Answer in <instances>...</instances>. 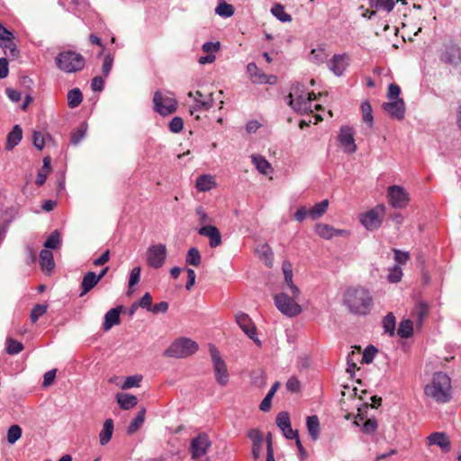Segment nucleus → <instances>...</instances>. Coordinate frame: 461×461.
Returning a JSON list of instances; mask_svg holds the SVG:
<instances>
[{
    "label": "nucleus",
    "instance_id": "f257e3e1",
    "mask_svg": "<svg viewBox=\"0 0 461 461\" xmlns=\"http://www.w3.org/2000/svg\"><path fill=\"white\" fill-rule=\"evenodd\" d=\"M343 303L350 313L366 316L371 312L374 300L369 290L362 286H357L346 290Z\"/></svg>",
    "mask_w": 461,
    "mask_h": 461
},
{
    "label": "nucleus",
    "instance_id": "f03ea898",
    "mask_svg": "<svg viewBox=\"0 0 461 461\" xmlns=\"http://www.w3.org/2000/svg\"><path fill=\"white\" fill-rule=\"evenodd\" d=\"M425 394L437 402H447L451 399V381L447 375L443 372H437L432 377L430 384L424 389Z\"/></svg>",
    "mask_w": 461,
    "mask_h": 461
},
{
    "label": "nucleus",
    "instance_id": "7ed1b4c3",
    "mask_svg": "<svg viewBox=\"0 0 461 461\" xmlns=\"http://www.w3.org/2000/svg\"><path fill=\"white\" fill-rule=\"evenodd\" d=\"M57 67L66 73H75L85 67L84 57L75 51L67 50L60 52L56 57Z\"/></svg>",
    "mask_w": 461,
    "mask_h": 461
},
{
    "label": "nucleus",
    "instance_id": "20e7f679",
    "mask_svg": "<svg viewBox=\"0 0 461 461\" xmlns=\"http://www.w3.org/2000/svg\"><path fill=\"white\" fill-rule=\"evenodd\" d=\"M198 349V344L187 338H181L174 341L164 352L166 357L184 358L187 357Z\"/></svg>",
    "mask_w": 461,
    "mask_h": 461
},
{
    "label": "nucleus",
    "instance_id": "39448f33",
    "mask_svg": "<svg viewBox=\"0 0 461 461\" xmlns=\"http://www.w3.org/2000/svg\"><path fill=\"white\" fill-rule=\"evenodd\" d=\"M297 299L294 295L291 297L284 292L276 294L274 297L276 308L287 317H295L302 312V307L296 302Z\"/></svg>",
    "mask_w": 461,
    "mask_h": 461
},
{
    "label": "nucleus",
    "instance_id": "423d86ee",
    "mask_svg": "<svg viewBox=\"0 0 461 461\" xmlns=\"http://www.w3.org/2000/svg\"><path fill=\"white\" fill-rule=\"evenodd\" d=\"M154 110L166 116L176 112L177 101L171 94L156 91L153 95Z\"/></svg>",
    "mask_w": 461,
    "mask_h": 461
},
{
    "label": "nucleus",
    "instance_id": "0eeeda50",
    "mask_svg": "<svg viewBox=\"0 0 461 461\" xmlns=\"http://www.w3.org/2000/svg\"><path fill=\"white\" fill-rule=\"evenodd\" d=\"M210 354L213 365L215 379L220 385L225 386L229 382L227 365L222 359L219 350L212 345L210 346Z\"/></svg>",
    "mask_w": 461,
    "mask_h": 461
},
{
    "label": "nucleus",
    "instance_id": "6e6552de",
    "mask_svg": "<svg viewBox=\"0 0 461 461\" xmlns=\"http://www.w3.org/2000/svg\"><path fill=\"white\" fill-rule=\"evenodd\" d=\"M384 213L385 206L382 203L377 204L360 216V222L369 230H376L381 226Z\"/></svg>",
    "mask_w": 461,
    "mask_h": 461
},
{
    "label": "nucleus",
    "instance_id": "1a4fd4ad",
    "mask_svg": "<svg viewBox=\"0 0 461 461\" xmlns=\"http://www.w3.org/2000/svg\"><path fill=\"white\" fill-rule=\"evenodd\" d=\"M387 198L390 205L396 209L407 207L410 196L407 191L401 185H391L387 189Z\"/></svg>",
    "mask_w": 461,
    "mask_h": 461
},
{
    "label": "nucleus",
    "instance_id": "9d476101",
    "mask_svg": "<svg viewBox=\"0 0 461 461\" xmlns=\"http://www.w3.org/2000/svg\"><path fill=\"white\" fill-rule=\"evenodd\" d=\"M167 258V248L164 244H155L148 248L146 252V260L149 267L160 268Z\"/></svg>",
    "mask_w": 461,
    "mask_h": 461
},
{
    "label": "nucleus",
    "instance_id": "9b49d317",
    "mask_svg": "<svg viewBox=\"0 0 461 461\" xmlns=\"http://www.w3.org/2000/svg\"><path fill=\"white\" fill-rule=\"evenodd\" d=\"M294 94L290 93L288 95L289 105L297 113H307L312 112V102L316 99L314 93H308L305 95H299L294 97Z\"/></svg>",
    "mask_w": 461,
    "mask_h": 461
},
{
    "label": "nucleus",
    "instance_id": "f8f14e48",
    "mask_svg": "<svg viewBox=\"0 0 461 461\" xmlns=\"http://www.w3.org/2000/svg\"><path fill=\"white\" fill-rule=\"evenodd\" d=\"M212 441L206 433H199L190 442V453L193 459H199L206 455Z\"/></svg>",
    "mask_w": 461,
    "mask_h": 461
},
{
    "label": "nucleus",
    "instance_id": "ddd939ff",
    "mask_svg": "<svg viewBox=\"0 0 461 461\" xmlns=\"http://www.w3.org/2000/svg\"><path fill=\"white\" fill-rule=\"evenodd\" d=\"M235 321L242 331L252 339L257 346L261 347V341L258 337L257 328L251 318L245 312H239Z\"/></svg>",
    "mask_w": 461,
    "mask_h": 461
},
{
    "label": "nucleus",
    "instance_id": "4468645a",
    "mask_svg": "<svg viewBox=\"0 0 461 461\" xmlns=\"http://www.w3.org/2000/svg\"><path fill=\"white\" fill-rule=\"evenodd\" d=\"M188 97L193 99L194 104L190 107V113L194 114L198 111H208L213 105L212 94H210L206 99H203V95L200 91L189 92Z\"/></svg>",
    "mask_w": 461,
    "mask_h": 461
},
{
    "label": "nucleus",
    "instance_id": "2eb2a0df",
    "mask_svg": "<svg viewBox=\"0 0 461 461\" xmlns=\"http://www.w3.org/2000/svg\"><path fill=\"white\" fill-rule=\"evenodd\" d=\"M340 146L344 152L352 154L357 150L353 129L349 126H342L338 136Z\"/></svg>",
    "mask_w": 461,
    "mask_h": 461
},
{
    "label": "nucleus",
    "instance_id": "dca6fc26",
    "mask_svg": "<svg viewBox=\"0 0 461 461\" xmlns=\"http://www.w3.org/2000/svg\"><path fill=\"white\" fill-rule=\"evenodd\" d=\"M247 72L249 73L251 80L255 84H270L273 85L276 82V76H267L258 66L251 62L247 66Z\"/></svg>",
    "mask_w": 461,
    "mask_h": 461
},
{
    "label": "nucleus",
    "instance_id": "f3484780",
    "mask_svg": "<svg viewBox=\"0 0 461 461\" xmlns=\"http://www.w3.org/2000/svg\"><path fill=\"white\" fill-rule=\"evenodd\" d=\"M315 232L319 237L324 240H331L337 236L347 237L349 235V232L346 230L335 229L331 225L321 222L315 225Z\"/></svg>",
    "mask_w": 461,
    "mask_h": 461
},
{
    "label": "nucleus",
    "instance_id": "a211bd4d",
    "mask_svg": "<svg viewBox=\"0 0 461 461\" xmlns=\"http://www.w3.org/2000/svg\"><path fill=\"white\" fill-rule=\"evenodd\" d=\"M349 64L347 54H335L328 62L329 69L337 77L343 75Z\"/></svg>",
    "mask_w": 461,
    "mask_h": 461
},
{
    "label": "nucleus",
    "instance_id": "6ab92c4d",
    "mask_svg": "<svg viewBox=\"0 0 461 461\" xmlns=\"http://www.w3.org/2000/svg\"><path fill=\"white\" fill-rule=\"evenodd\" d=\"M276 422L287 439L297 438L298 431L292 429L289 413L281 411L277 414Z\"/></svg>",
    "mask_w": 461,
    "mask_h": 461
},
{
    "label": "nucleus",
    "instance_id": "aec40b11",
    "mask_svg": "<svg viewBox=\"0 0 461 461\" xmlns=\"http://www.w3.org/2000/svg\"><path fill=\"white\" fill-rule=\"evenodd\" d=\"M384 110L393 118L402 120L405 115V104L402 99L390 101L383 104Z\"/></svg>",
    "mask_w": 461,
    "mask_h": 461
},
{
    "label": "nucleus",
    "instance_id": "412c9836",
    "mask_svg": "<svg viewBox=\"0 0 461 461\" xmlns=\"http://www.w3.org/2000/svg\"><path fill=\"white\" fill-rule=\"evenodd\" d=\"M198 234L210 240V247L216 248L221 244V235L217 227L207 224L198 230Z\"/></svg>",
    "mask_w": 461,
    "mask_h": 461
},
{
    "label": "nucleus",
    "instance_id": "4be33fe9",
    "mask_svg": "<svg viewBox=\"0 0 461 461\" xmlns=\"http://www.w3.org/2000/svg\"><path fill=\"white\" fill-rule=\"evenodd\" d=\"M427 442L429 446H438L445 453L448 452L451 447V442L444 432H434L430 434L427 438Z\"/></svg>",
    "mask_w": 461,
    "mask_h": 461
},
{
    "label": "nucleus",
    "instance_id": "5701e85b",
    "mask_svg": "<svg viewBox=\"0 0 461 461\" xmlns=\"http://www.w3.org/2000/svg\"><path fill=\"white\" fill-rule=\"evenodd\" d=\"M442 59L449 64L456 65L461 62V49L456 45L451 44L446 48V51Z\"/></svg>",
    "mask_w": 461,
    "mask_h": 461
},
{
    "label": "nucleus",
    "instance_id": "b1692460",
    "mask_svg": "<svg viewBox=\"0 0 461 461\" xmlns=\"http://www.w3.org/2000/svg\"><path fill=\"white\" fill-rule=\"evenodd\" d=\"M122 307H116L109 310L104 315V321L103 329L107 331L112 329L113 326L120 323V312Z\"/></svg>",
    "mask_w": 461,
    "mask_h": 461
},
{
    "label": "nucleus",
    "instance_id": "393cba45",
    "mask_svg": "<svg viewBox=\"0 0 461 461\" xmlns=\"http://www.w3.org/2000/svg\"><path fill=\"white\" fill-rule=\"evenodd\" d=\"M113 420L112 419L105 420L99 433V443L101 446H105L109 443L113 437Z\"/></svg>",
    "mask_w": 461,
    "mask_h": 461
},
{
    "label": "nucleus",
    "instance_id": "a878e982",
    "mask_svg": "<svg viewBox=\"0 0 461 461\" xmlns=\"http://www.w3.org/2000/svg\"><path fill=\"white\" fill-rule=\"evenodd\" d=\"M40 265L42 271L46 273H50L54 267V258L53 254L49 249H42L40 253Z\"/></svg>",
    "mask_w": 461,
    "mask_h": 461
},
{
    "label": "nucleus",
    "instance_id": "bb28decb",
    "mask_svg": "<svg viewBox=\"0 0 461 461\" xmlns=\"http://www.w3.org/2000/svg\"><path fill=\"white\" fill-rule=\"evenodd\" d=\"M99 279L95 272H87L81 282V294L80 296L87 294L91 289H93L98 283Z\"/></svg>",
    "mask_w": 461,
    "mask_h": 461
},
{
    "label": "nucleus",
    "instance_id": "cd10ccee",
    "mask_svg": "<svg viewBox=\"0 0 461 461\" xmlns=\"http://www.w3.org/2000/svg\"><path fill=\"white\" fill-rule=\"evenodd\" d=\"M256 254L258 255L259 259L264 261V263L267 267H271L272 266L273 252H272V249H271V248L269 247V245L267 243H260V244H258L257 249H256Z\"/></svg>",
    "mask_w": 461,
    "mask_h": 461
},
{
    "label": "nucleus",
    "instance_id": "c85d7f7f",
    "mask_svg": "<svg viewBox=\"0 0 461 461\" xmlns=\"http://www.w3.org/2000/svg\"><path fill=\"white\" fill-rule=\"evenodd\" d=\"M306 426L311 438L314 441L317 440L321 432L319 418L316 415L308 416L306 419Z\"/></svg>",
    "mask_w": 461,
    "mask_h": 461
},
{
    "label": "nucleus",
    "instance_id": "c756f323",
    "mask_svg": "<svg viewBox=\"0 0 461 461\" xmlns=\"http://www.w3.org/2000/svg\"><path fill=\"white\" fill-rule=\"evenodd\" d=\"M195 186L200 192H206L215 187L216 183L212 176L202 175L196 179Z\"/></svg>",
    "mask_w": 461,
    "mask_h": 461
},
{
    "label": "nucleus",
    "instance_id": "7c9ffc66",
    "mask_svg": "<svg viewBox=\"0 0 461 461\" xmlns=\"http://www.w3.org/2000/svg\"><path fill=\"white\" fill-rule=\"evenodd\" d=\"M116 400L120 407L124 410L134 407L138 402L137 397L129 393H117Z\"/></svg>",
    "mask_w": 461,
    "mask_h": 461
},
{
    "label": "nucleus",
    "instance_id": "2f4dec72",
    "mask_svg": "<svg viewBox=\"0 0 461 461\" xmlns=\"http://www.w3.org/2000/svg\"><path fill=\"white\" fill-rule=\"evenodd\" d=\"M22 129L19 125H15L12 131L7 135L5 148L8 150L13 149L22 140Z\"/></svg>",
    "mask_w": 461,
    "mask_h": 461
},
{
    "label": "nucleus",
    "instance_id": "473e14b6",
    "mask_svg": "<svg viewBox=\"0 0 461 461\" xmlns=\"http://www.w3.org/2000/svg\"><path fill=\"white\" fill-rule=\"evenodd\" d=\"M328 58V54L326 53V50L322 47H318L316 49H312L308 55V59L312 63L315 65H321L323 64Z\"/></svg>",
    "mask_w": 461,
    "mask_h": 461
},
{
    "label": "nucleus",
    "instance_id": "72a5a7b5",
    "mask_svg": "<svg viewBox=\"0 0 461 461\" xmlns=\"http://www.w3.org/2000/svg\"><path fill=\"white\" fill-rule=\"evenodd\" d=\"M251 159L259 173L267 175L271 171L270 163L260 155H252Z\"/></svg>",
    "mask_w": 461,
    "mask_h": 461
},
{
    "label": "nucleus",
    "instance_id": "f704fd0d",
    "mask_svg": "<svg viewBox=\"0 0 461 461\" xmlns=\"http://www.w3.org/2000/svg\"><path fill=\"white\" fill-rule=\"evenodd\" d=\"M329 206V201L328 200H322L320 203H317L313 207L309 209V217L312 220H318L320 219L327 211Z\"/></svg>",
    "mask_w": 461,
    "mask_h": 461
},
{
    "label": "nucleus",
    "instance_id": "c9c22d12",
    "mask_svg": "<svg viewBox=\"0 0 461 461\" xmlns=\"http://www.w3.org/2000/svg\"><path fill=\"white\" fill-rule=\"evenodd\" d=\"M396 320L392 312L387 313L383 320V328L384 333L389 334L393 337L395 332Z\"/></svg>",
    "mask_w": 461,
    "mask_h": 461
},
{
    "label": "nucleus",
    "instance_id": "e433bc0d",
    "mask_svg": "<svg viewBox=\"0 0 461 461\" xmlns=\"http://www.w3.org/2000/svg\"><path fill=\"white\" fill-rule=\"evenodd\" d=\"M214 11L216 14L223 18H229L234 14V7L224 1L219 2Z\"/></svg>",
    "mask_w": 461,
    "mask_h": 461
},
{
    "label": "nucleus",
    "instance_id": "4c0bfd02",
    "mask_svg": "<svg viewBox=\"0 0 461 461\" xmlns=\"http://www.w3.org/2000/svg\"><path fill=\"white\" fill-rule=\"evenodd\" d=\"M413 327L410 320H403L400 322L397 334L402 339L410 338L412 335Z\"/></svg>",
    "mask_w": 461,
    "mask_h": 461
},
{
    "label": "nucleus",
    "instance_id": "58836bf2",
    "mask_svg": "<svg viewBox=\"0 0 461 461\" xmlns=\"http://www.w3.org/2000/svg\"><path fill=\"white\" fill-rule=\"evenodd\" d=\"M67 97L68 104L70 108L77 107L83 100L82 93L78 88H74L68 91Z\"/></svg>",
    "mask_w": 461,
    "mask_h": 461
},
{
    "label": "nucleus",
    "instance_id": "ea45409f",
    "mask_svg": "<svg viewBox=\"0 0 461 461\" xmlns=\"http://www.w3.org/2000/svg\"><path fill=\"white\" fill-rule=\"evenodd\" d=\"M271 13L276 19L283 23H288L292 21V16L285 11V8L282 5H275L271 8Z\"/></svg>",
    "mask_w": 461,
    "mask_h": 461
},
{
    "label": "nucleus",
    "instance_id": "a19ab883",
    "mask_svg": "<svg viewBox=\"0 0 461 461\" xmlns=\"http://www.w3.org/2000/svg\"><path fill=\"white\" fill-rule=\"evenodd\" d=\"M145 419V410H140L136 417L133 419V420L131 422L127 429L128 434H133L135 433L140 426L143 424Z\"/></svg>",
    "mask_w": 461,
    "mask_h": 461
},
{
    "label": "nucleus",
    "instance_id": "79ce46f5",
    "mask_svg": "<svg viewBox=\"0 0 461 461\" xmlns=\"http://www.w3.org/2000/svg\"><path fill=\"white\" fill-rule=\"evenodd\" d=\"M87 131V125L85 122H82L72 133L71 135V143L73 145H77L85 137Z\"/></svg>",
    "mask_w": 461,
    "mask_h": 461
},
{
    "label": "nucleus",
    "instance_id": "37998d69",
    "mask_svg": "<svg viewBox=\"0 0 461 461\" xmlns=\"http://www.w3.org/2000/svg\"><path fill=\"white\" fill-rule=\"evenodd\" d=\"M278 387V383H276L271 388L270 390L268 391V393H267V395L265 396V398L262 400L260 405H259V408L261 411H269L270 407H271V401H272V398L274 396V394L276 393V389Z\"/></svg>",
    "mask_w": 461,
    "mask_h": 461
},
{
    "label": "nucleus",
    "instance_id": "c03bdc74",
    "mask_svg": "<svg viewBox=\"0 0 461 461\" xmlns=\"http://www.w3.org/2000/svg\"><path fill=\"white\" fill-rule=\"evenodd\" d=\"M23 349V346L21 342L8 338L6 339V352L10 355H16Z\"/></svg>",
    "mask_w": 461,
    "mask_h": 461
},
{
    "label": "nucleus",
    "instance_id": "a18cd8bd",
    "mask_svg": "<svg viewBox=\"0 0 461 461\" xmlns=\"http://www.w3.org/2000/svg\"><path fill=\"white\" fill-rule=\"evenodd\" d=\"M0 47L4 49L6 54L9 52V55L13 58H15L19 55V50H17L15 44L13 42V38L1 41Z\"/></svg>",
    "mask_w": 461,
    "mask_h": 461
},
{
    "label": "nucleus",
    "instance_id": "49530a36",
    "mask_svg": "<svg viewBox=\"0 0 461 461\" xmlns=\"http://www.w3.org/2000/svg\"><path fill=\"white\" fill-rule=\"evenodd\" d=\"M22 437V429L19 425H12L7 431V441L14 444Z\"/></svg>",
    "mask_w": 461,
    "mask_h": 461
},
{
    "label": "nucleus",
    "instance_id": "de8ad7c7",
    "mask_svg": "<svg viewBox=\"0 0 461 461\" xmlns=\"http://www.w3.org/2000/svg\"><path fill=\"white\" fill-rule=\"evenodd\" d=\"M60 244V237L58 230H54L51 232V234L48 237L46 241L44 242V247L47 249H55L59 247Z\"/></svg>",
    "mask_w": 461,
    "mask_h": 461
},
{
    "label": "nucleus",
    "instance_id": "09e8293b",
    "mask_svg": "<svg viewBox=\"0 0 461 461\" xmlns=\"http://www.w3.org/2000/svg\"><path fill=\"white\" fill-rule=\"evenodd\" d=\"M186 263L194 267H198L201 263V254L196 248H191L186 256Z\"/></svg>",
    "mask_w": 461,
    "mask_h": 461
},
{
    "label": "nucleus",
    "instance_id": "8fccbe9b",
    "mask_svg": "<svg viewBox=\"0 0 461 461\" xmlns=\"http://www.w3.org/2000/svg\"><path fill=\"white\" fill-rule=\"evenodd\" d=\"M428 314V307L424 303L418 304L412 312V317L416 320L419 325L421 324L424 317Z\"/></svg>",
    "mask_w": 461,
    "mask_h": 461
},
{
    "label": "nucleus",
    "instance_id": "3c124183",
    "mask_svg": "<svg viewBox=\"0 0 461 461\" xmlns=\"http://www.w3.org/2000/svg\"><path fill=\"white\" fill-rule=\"evenodd\" d=\"M47 310H48L47 304L34 305V307L32 308V310L31 312V315H30L31 321L33 323H35L41 316H42L43 314L46 313Z\"/></svg>",
    "mask_w": 461,
    "mask_h": 461
},
{
    "label": "nucleus",
    "instance_id": "603ef678",
    "mask_svg": "<svg viewBox=\"0 0 461 461\" xmlns=\"http://www.w3.org/2000/svg\"><path fill=\"white\" fill-rule=\"evenodd\" d=\"M361 111H362V117L363 121L366 123H369L372 125L373 123V113H372V107L368 102H365L361 105Z\"/></svg>",
    "mask_w": 461,
    "mask_h": 461
},
{
    "label": "nucleus",
    "instance_id": "864d4df0",
    "mask_svg": "<svg viewBox=\"0 0 461 461\" xmlns=\"http://www.w3.org/2000/svg\"><path fill=\"white\" fill-rule=\"evenodd\" d=\"M195 215L197 217L198 222L203 226L210 224L212 221L211 217L208 215V213L202 206H198L195 209Z\"/></svg>",
    "mask_w": 461,
    "mask_h": 461
},
{
    "label": "nucleus",
    "instance_id": "5fc2aeb1",
    "mask_svg": "<svg viewBox=\"0 0 461 461\" xmlns=\"http://www.w3.org/2000/svg\"><path fill=\"white\" fill-rule=\"evenodd\" d=\"M113 65V56L112 54H107L104 58L103 65H102V73L104 77H107L112 70Z\"/></svg>",
    "mask_w": 461,
    "mask_h": 461
},
{
    "label": "nucleus",
    "instance_id": "6e6d98bb",
    "mask_svg": "<svg viewBox=\"0 0 461 461\" xmlns=\"http://www.w3.org/2000/svg\"><path fill=\"white\" fill-rule=\"evenodd\" d=\"M402 276V268L399 266H394L389 269L387 279L390 283H398Z\"/></svg>",
    "mask_w": 461,
    "mask_h": 461
},
{
    "label": "nucleus",
    "instance_id": "4d7b16f0",
    "mask_svg": "<svg viewBox=\"0 0 461 461\" xmlns=\"http://www.w3.org/2000/svg\"><path fill=\"white\" fill-rule=\"evenodd\" d=\"M141 380H142V376L140 375L128 376L122 384V389L138 387V386H140V383Z\"/></svg>",
    "mask_w": 461,
    "mask_h": 461
},
{
    "label": "nucleus",
    "instance_id": "13d9d810",
    "mask_svg": "<svg viewBox=\"0 0 461 461\" xmlns=\"http://www.w3.org/2000/svg\"><path fill=\"white\" fill-rule=\"evenodd\" d=\"M377 350L375 347L370 346L367 347L362 355V361L366 364H369L374 360L375 355L376 354Z\"/></svg>",
    "mask_w": 461,
    "mask_h": 461
},
{
    "label": "nucleus",
    "instance_id": "bf43d9fd",
    "mask_svg": "<svg viewBox=\"0 0 461 461\" xmlns=\"http://www.w3.org/2000/svg\"><path fill=\"white\" fill-rule=\"evenodd\" d=\"M140 267H135L131 269L129 278V287H132L140 282Z\"/></svg>",
    "mask_w": 461,
    "mask_h": 461
},
{
    "label": "nucleus",
    "instance_id": "052dcab7",
    "mask_svg": "<svg viewBox=\"0 0 461 461\" xmlns=\"http://www.w3.org/2000/svg\"><path fill=\"white\" fill-rule=\"evenodd\" d=\"M285 276V283L290 289L292 295H294L295 298H298L300 295V290L293 282V274L289 275V276Z\"/></svg>",
    "mask_w": 461,
    "mask_h": 461
},
{
    "label": "nucleus",
    "instance_id": "680f3d73",
    "mask_svg": "<svg viewBox=\"0 0 461 461\" xmlns=\"http://www.w3.org/2000/svg\"><path fill=\"white\" fill-rule=\"evenodd\" d=\"M184 122L182 118L174 117L169 122V130L174 133H178L183 130Z\"/></svg>",
    "mask_w": 461,
    "mask_h": 461
},
{
    "label": "nucleus",
    "instance_id": "e2e57ef3",
    "mask_svg": "<svg viewBox=\"0 0 461 461\" xmlns=\"http://www.w3.org/2000/svg\"><path fill=\"white\" fill-rule=\"evenodd\" d=\"M249 438L252 441V444L263 443V434L257 429H252L248 432Z\"/></svg>",
    "mask_w": 461,
    "mask_h": 461
},
{
    "label": "nucleus",
    "instance_id": "0e129e2a",
    "mask_svg": "<svg viewBox=\"0 0 461 461\" xmlns=\"http://www.w3.org/2000/svg\"><path fill=\"white\" fill-rule=\"evenodd\" d=\"M104 76H96L92 79L91 88L93 91L101 92L104 89Z\"/></svg>",
    "mask_w": 461,
    "mask_h": 461
},
{
    "label": "nucleus",
    "instance_id": "69168bd1",
    "mask_svg": "<svg viewBox=\"0 0 461 461\" xmlns=\"http://www.w3.org/2000/svg\"><path fill=\"white\" fill-rule=\"evenodd\" d=\"M221 44L219 41L212 42L207 41L203 44L202 50L208 54H213L220 50Z\"/></svg>",
    "mask_w": 461,
    "mask_h": 461
},
{
    "label": "nucleus",
    "instance_id": "338daca9",
    "mask_svg": "<svg viewBox=\"0 0 461 461\" xmlns=\"http://www.w3.org/2000/svg\"><path fill=\"white\" fill-rule=\"evenodd\" d=\"M401 89L395 84H390L388 88L387 96L391 101L398 100L400 95Z\"/></svg>",
    "mask_w": 461,
    "mask_h": 461
},
{
    "label": "nucleus",
    "instance_id": "774afa93",
    "mask_svg": "<svg viewBox=\"0 0 461 461\" xmlns=\"http://www.w3.org/2000/svg\"><path fill=\"white\" fill-rule=\"evenodd\" d=\"M393 252H394V260L398 264H405L410 258V255L408 252H403L399 249H393Z\"/></svg>",
    "mask_w": 461,
    "mask_h": 461
}]
</instances>
